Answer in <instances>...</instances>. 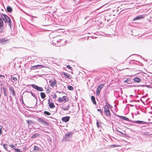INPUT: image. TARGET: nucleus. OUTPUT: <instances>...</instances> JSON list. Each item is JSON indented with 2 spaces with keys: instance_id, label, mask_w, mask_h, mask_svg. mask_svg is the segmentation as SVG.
<instances>
[{
  "instance_id": "nucleus-1",
  "label": "nucleus",
  "mask_w": 152,
  "mask_h": 152,
  "mask_svg": "<svg viewBox=\"0 0 152 152\" xmlns=\"http://www.w3.org/2000/svg\"><path fill=\"white\" fill-rule=\"evenodd\" d=\"M72 133L70 132H68L64 135V139L66 141H68L72 138Z\"/></svg>"
},
{
  "instance_id": "nucleus-2",
  "label": "nucleus",
  "mask_w": 152,
  "mask_h": 152,
  "mask_svg": "<svg viewBox=\"0 0 152 152\" xmlns=\"http://www.w3.org/2000/svg\"><path fill=\"white\" fill-rule=\"evenodd\" d=\"M10 41V39H9L7 37L0 38V44L6 45L9 43Z\"/></svg>"
},
{
  "instance_id": "nucleus-3",
  "label": "nucleus",
  "mask_w": 152,
  "mask_h": 152,
  "mask_svg": "<svg viewBox=\"0 0 152 152\" xmlns=\"http://www.w3.org/2000/svg\"><path fill=\"white\" fill-rule=\"evenodd\" d=\"M1 15V18H0L3 21V20L5 24L11 20L10 17L6 14H2Z\"/></svg>"
},
{
  "instance_id": "nucleus-4",
  "label": "nucleus",
  "mask_w": 152,
  "mask_h": 152,
  "mask_svg": "<svg viewBox=\"0 0 152 152\" xmlns=\"http://www.w3.org/2000/svg\"><path fill=\"white\" fill-rule=\"evenodd\" d=\"M5 30V27L4 26L3 21L0 18V33L4 32Z\"/></svg>"
},
{
  "instance_id": "nucleus-5",
  "label": "nucleus",
  "mask_w": 152,
  "mask_h": 152,
  "mask_svg": "<svg viewBox=\"0 0 152 152\" xmlns=\"http://www.w3.org/2000/svg\"><path fill=\"white\" fill-rule=\"evenodd\" d=\"M30 85L37 91H44V89L42 87H39L37 85L34 84H30Z\"/></svg>"
},
{
  "instance_id": "nucleus-6",
  "label": "nucleus",
  "mask_w": 152,
  "mask_h": 152,
  "mask_svg": "<svg viewBox=\"0 0 152 152\" xmlns=\"http://www.w3.org/2000/svg\"><path fill=\"white\" fill-rule=\"evenodd\" d=\"M107 106L103 107V108L104 109V113H105L107 117H110L111 115L109 109L110 107H107Z\"/></svg>"
},
{
  "instance_id": "nucleus-7",
  "label": "nucleus",
  "mask_w": 152,
  "mask_h": 152,
  "mask_svg": "<svg viewBox=\"0 0 152 152\" xmlns=\"http://www.w3.org/2000/svg\"><path fill=\"white\" fill-rule=\"evenodd\" d=\"M37 121L39 123H41L42 124H45V125L47 126H48L49 125V124L47 121H45L41 118H38L37 119Z\"/></svg>"
},
{
  "instance_id": "nucleus-8",
  "label": "nucleus",
  "mask_w": 152,
  "mask_h": 152,
  "mask_svg": "<svg viewBox=\"0 0 152 152\" xmlns=\"http://www.w3.org/2000/svg\"><path fill=\"white\" fill-rule=\"evenodd\" d=\"M104 84H102L99 85L97 88L96 91V95L98 96L100 94L101 89L103 88Z\"/></svg>"
},
{
  "instance_id": "nucleus-9",
  "label": "nucleus",
  "mask_w": 152,
  "mask_h": 152,
  "mask_svg": "<svg viewBox=\"0 0 152 152\" xmlns=\"http://www.w3.org/2000/svg\"><path fill=\"white\" fill-rule=\"evenodd\" d=\"M115 115L117 116L120 117L121 119H123L129 121H131L132 122V120H130L129 118L126 116L119 115L116 114H115Z\"/></svg>"
},
{
  "instance_id": "nucleus-10",
  "label": "nucleus",
  "mask_w": 152,
  "mask_h": 152,
  "mask_svg": "<svg viewBox=\"0 0 152 152\" xmlns=\"http://www.w3.org/2000/svg\"><path fill=\"white\" fill-rule=\"evenodd\" d=\"M49 82L50 86L52 87H54L57 85L56 81L54 79L53 80H50Z\"/></svg>"
},
{
  "instance_id": "nucleus-11",
  "label": "nucleus",
  "mask_w": 152,
  "mask_h": 152,
  "mask_svg": "<svg viewBox=\"0 0 152 152\" xmlns=\"http://www.w3.org/2000/svg\"><path fill=\"white\" fill-rule=\"evenodd\" d=\"M144 17V15H140L134 18L133 21H134L137 20H140L143 19Z\"/></svg>"
},
{
  "instance_id": "nucleus-12",
  "label": "nucleus",
  "mask_w": 152,
  "mask_h": 152,
  "mask_svg": "<svg viewBox=\"0 0 152 152\" xmlns=\"http://www.w3.org/2000/svg\"><path fill=\"white\" fill-rule=\"evenodd\" d=\"M70 118V116H66L62 118L61 120L63 121L66 123L68 122L69 121Z\"/></svg>"
},
{
  "instance_id": "nucleus-13",
  "label": "nucleus",
  "mask_w": 152,
  "mask_h": 152,
  "mask_svg": "<svg viewBox=\"0 0 152 152\" xmlns=\"http://www.w3.org/2000/svg\"><path fill=\"white\" fill-rule=\"evenodd\" d=\"M48 104H49V107L50 108H53L55 107V105L53 103L50 102V99L48 100Z\"/></svg>"
},
{
  "instance_id": "nucleus-14",
  "label": "nucleus",
  "mask_w": 152,
  "mask_h": 152,
  "mask_svg": "<svg viewBox=\"0 0 152 152\" xmlns=\"http://www.w3.org/2000/svg\"><path fill=\"white\" fill-rule=\"evenodd\" d=\"M132 123H137L138 124H146L148 123L145 122L143 121H132Z\"/></svg>"
},
{
  "instance_id": "nucleus-15",
  "label": "nucleus",
  "mask_w": 152,
  "mask_h": 152,
  "mask_svg": "<svg viewBox=\"0 0 152 152\" xmlns=\"http://www.w3.org/2000/svg\"><path fill=\"white\" fill-rule=\"evenodd\" d=\"M69 104H68L65 107L62 106L61 108L64 110L66 111L68 110L69 109Z\"/></svg>"
},
{
  "instance_id": "nucleus-16",
  "label": "nucleus",
  "mask_w": 152,
  "mask_h": 152,
  "mask_svg": "<svg viewBox=\"0 0 152 152\" xmlns=\"http://www.w3.org/2000/svg\"><path fill=\"white\" fill-rule=\"evenodd\" d=\"M133 80L135 82L139 83L141 81V79L139 77H136L134 78Z\"/></svg>"
},
{
  "instance_id": "nucleus-17",
  "label": "nucleus",
  "mask_w": 152,
  "mask_h": 152,
  "mask_svg": "<svg viewBox=\"0 0 152 152\" xmlns=\"http://www.w3.org/2000/svg\"><path fill=\"white\" fill-rule=\"evenodd\" d=\"M7 11L8 12L10 13L12 12V9L11 7L8 6L7 7Z\"/></svg>"
},
{
  "instance_id": "nucleus-18",
  "label": "nucleus",
  "mask_w": 152,
  "mask_h": 152,
  "mask_svg": "<svg viewBox=\"0 0 152 152\" xmlns=\"http://www.w3.org/2000/svg\"><path fill=\"white\" fill-rule=\"evenodd\" d=\"M9 90L12 92V94L13 96H15V93L14 90L12 87L11 86Z\"/></svg>"
},
{
  "instance_id": "nucleus-19",
  "label": "nucleus",
  "mask_w": 152,
  "mask_h": 152,
  "mask_svg": "<svg viewBox=\"0 0 152 152\" xmlns=\"http://www.w3.org/2000/svg\"><path fill=\"white\" fill-rule=\"evenodd\" d=\"M40 134L37 133H34L33 135L31 137V139H34L36 138L38 136H39Z\"/></svg>"
},
{
  "instance_id": "nucleus-20",
  "label": "nucleus",
  "mask_w": 152,
  "mask_h": 152,
  "mask_svg": "<svg viewBox=\"0 0 152 152\" xmlns=\"http://www.w3.org/2000/svg\"><path fill=\"white\" fill-rule=\"evenodd\" d=\"M104 100L106 102V104L103 107H105V106H107V107H110V108H111L112 107V106L107 102L105 99Z\"/></svg>"
},
{
  "instance_id": "nucleus-21",
  "label": "nucleus",
  "mask_w": 152,
  "mask_h": 152,
  "mask_svg": "<svg viewBox=\"0 0 152 152\" xmlns=\"http://www.w3.org/2000/svg\"><path fill=\"white\" fill-rule=\"evenodd\" d=\"M91 100H92L93 103L94 104H96V102L95 100V97L94 96H92L91 97Z\"/></svg>"
},
{
  "instance_id": "nucleus-22",
  "label": "nucleus",
  "mask_w": 152,
  "mask_h": 152,
  "mask_svg": "<svg viewBox=\"0 0 152 152\" xmlns=\"http://www.w3.org/2000/svg\"><path fill=\"white\" fill-rule=\"evenodd\" d=\"M34 150L35 151H39L41 150V148L37 146L34 145Z\"/></svg>"
},
{
  "instance_id": "nucleus-23",
  "label": "nucleus",
  "mask_w": 152,
  "mask_h": 152,
  "mask_svg": "<svg viewBox=\"0 0 152 152\" xmlns=\"http://www.w3.org/2000/svg\"><path fill=\"white\" fill-rule=\"evenodd\" d=\"M40 96L41 97V98L42 99H44L46 97V95L45 93L43 92H42L40 93Z\"/></svg>"
},
{
  "instance_id": "nucleus-24",
  "label": "nucleus",
  "mask_w": 152,
  "mask_h": 152,
  "mask_svg": "<svg viewBox=\"0 0 152 152\" xmlns=\"http://www.w3.org/2000/svg\"><path fill=\"white\" fill-rule=\"evenodd\" d=\"M30 93L31 94V95L33 96L36 99V100H37L36 104H37V97L36 96L35 94H34L31 91H30Z\"/></svg>"
},
{
  "instance_id": "nucleus-25",
  "label": "nucleus",
  "mask_w": 152,
  "mask_h": 152,
  "mask_svg": "<svg viewBox=\"0 0 152 152\" xmlns=\"http://www.w3.org/2000/svg\"><path fill=\"white\" fill-rule=\"evenodd\" d=\"M7 23L8 24V25L9 26L10 28V29L12 31V22L11 21V20L9 21L8 23Z\"/></svg>"
},
{
  "instance_id": "nucleus-26",
  "label": "nucleus",
  "mask_w": 152,
  "mask_h": 152,
  "mask_svg": "<svg viewBox=\"0 0 152 152\" xmlns=\"http://www.w3.org/2000/svg\"><path fill=\"white\" fill-rule=\"evenodd\" d=\"M62 74L64 76H65L66 78H68L69 79H71V77H70L68 75L67 73L66 72H63Z\"/></svg>"
},
{
  "instance_id": "nucleus-27",
  "label": "nucleus",
  "mask_w": 152,
  "mask_h": 152,
  "mask_svg": "<svg viewBox=\"0 0 152 152\" xmlns=\"http://www.w3.org/2000/svg\"><path fill=\"white\" fill-rule=\"evenodd\" d=\"M2 89L4 91V94L5 96L6 97L7 96V94L6 92V88L4 87H2Z\"/></svg>"
},
{
  "instance_id": "nucleus-28",
  "label": "nucleus",
  "mask_w": 152,
  "mask_h": 152,
  "mask_svg": "<svg viewBox=\"0 0 152 152\" xmlns=\"http://www.w3.org/2000/svg\"><path fill=\"white\" fill-rule=\"evenodd\" d=\"M3 147L7 151H10L8 149V145L7 144H3Z\"/></svg>"
},
{
  "instance_id": "nucleus-29",
  "label": "nucleus",
  "mask_w": 152,
  "mask_h": 152,
  "mask_svg": "<svg viewBox=\"0 0 152 152\" xmlns=\"http://www.w3.org/2000/svg\"><path fill=\"white\" fill-rule=\"evenodd\" d=\"M96 124L97 127L99 128L100 127L101 125V123L100 122H99V121L97 120H96Z\"/></svg>"
},
{
  "instance_id": "nucleus-30",
  "label": "nucleus",
  "mask_w": 152,
  "mask_h": 152,
  "mask_svg": "<svg viewBox=\"0 0 152 152\" xmlns=\"http://www.w3.org/2000/svg\"><path fill=\"white\" fill-rule=\"evenodd\" d=\"M44 113L46 116H49L51 114L50 112L47 111H44Z\"/></svg>"
},
{
  "instance_id": "nucleus-31",
  "label": "nucleus",
  "mask_w": 152,
  "mask_h": 152,
  "mask_svg": "<svg viewBox=\"0 0 152 152\" xmlns=\"http://www.w3.org/2000/svg\"><path fill=\"white\" fill-rule=\"evenodd\" d=\"M26 122H27V123L28 125H29L33 123V121L31 120H27L26 121Z\"/></svg>"
},
{
  "instance_id": "nucleus-32",
  "label": "nucleus",
  "mask_w": 152,
  "mask_h": 152,
  "mask_svg": "<svg viewBox=\"0 0 152 152\" xmlns=\"http://www.w3.org/2000/svg\"><path fill=\"white\" fill-rule=\"evenodd\" d=\"M130 78H127L126 80L124 81V82L125 83H130Z\"/></svg>"
},
{
  "instance_id": "nucleus-33",
  "label": "nucleus",
  "mask_w": 152,
  "mask_h": 152,
  "mask_svg": "<svg viewBox=\"0 0 152 152\" xmlns=\"http://www.w3.org/2000/svg\"><path fill=\"white\" fill-rule=\"evenodd\" d=\"M11 79H12V80H13L14 81H16L17 80V78L15 77L11 76Z\"/></svg>"
},
{
  "instance_id": "nucleus-34",
  "label": "nucleus",
  "mask_w": 152,
  "mask_h": 152,
  "mask_svg": "<svg viewBox=\"0 0 152 152\" xmlns=\"http://www.w3.org/2000/svg\"><path fill=\"white\" fill-rule=\"evenodd\" d=\"M67 88L70 90H73V88L71 86L69 85L67 86Z\"/></svg>"
},
{
  "instance_id": "nucleus-35",
  "label": "nucleus",
  "mask_w": 152,
  "mask_h": 152,
  "mask_svg": "<svg viewBox=\"0 0 152 152\" xmlns=\"http://www.w3.org/2000/svg\"><path fill=\"white\" fill-rule=\"evenodd\" d=\"M37 69V65H35V66H32L31 68V70H34V69Z\"/></svg>"
},
{
  "instance_id": "nucleus-36",
  "label": "nucleus",
  "mask_w": 152,
  "mask_h": 152,
  "mask_svg": "<svg viewBox=\"0 0 152 152\" xmlns=\"http://www.w3.org/2000/svg\"><path fill=\"white\" fill-rule=\"evenodd\" d=\"M37 69H40L44 67V66L42 65H37Z\"/></svg>"
},
{
  "instance_id": "nucleus-37",
  "label": "nucleus",
  "mask_w": 152,
  "mask_h": 152,
  "mask_svg": "<svg viewBox=\"0 0 152 152\" xmlns=\"http://www.w3.org/2000/svg\"><path fill=\"white\" fill-rule=\"evenodd\" d=\"M148 133H149L148 132H142L141 134H142L143 135H147L151 134H148Z\"/></svg>"
},
{
  "instance_id": "nucleus-38",
  "label": "nucleus",
  "mask_w": 152,
  "mask_h": 152,
  "mask_svg": "<svg viewBox=\"0 0 152 152\" xmlns=\"http://www.w3.org/2000/svg\"><path fill=\"white\" fill-rule=\"evenodd\" d=\"M63 99H64V101L65 102H66L68 100V98L66 96H64L63 97Z\"/></svg>"
},
{
  "instance_id": "nucleus-39",
  "label": "nucleus",
  "mask_w": 152,
  "mask_h": 152,
  "mask_svg": "<svg viewBox=\"0 0 152 152\" xmlns=\"http://www.w3.org/2000/svg\"><path fill=\"white\" fill-rule=\"evenodd\" d=\"M63 101V99L62 98L59 97L58 99V101L59 102H62Z\"/></svg>"
},
{
  "instance_id": "nucleus-40",
  "label": "nucleus",
  "mask_w": 152,
  "mask_h": 152,
  "mask_svg": "<svg viewBox=\"0 0 152 152\" xmlns=\"http://www.w3.org/2000/svg\"><path fill=\"white\" fill-rule=\"evenodd\" d=\"M16 152H23V151L19 149L16 148L15 150Z\"/></svg>"
},
{
  "instance_id": "nucleus-41",
  "label": "nucleus",
  "mask_w": 152,
  "mask_h": 152,
  "mask_svg": "<svg viewBox=\"0 0 152 152\" xmlns=\"http://www.w3.org/2000/svg\"><path fill=\"white\" fill-rule=\"evenodd\" d=\"M140 86H142V87H143V86H145L146 87H147L148 88H152V87H151V86H150L148 85H140Z\"/></svg>"
},
{
  "instance_id": "nucleus-42",
  "label": "nucleus",
  "mask_w": 152,
  "mask_h": 152,
  "mask_svg": "<svg viewBox=\"0 0 152 152\" xmlns=\"http://www.w3.org/2000/svg\"><path fill=\"white\" fill-rule=\"evenodd\" d=\"M9 146L11 147L12 148H13L15 150L16 149V147L15 146L13 145H10Z\"/></svg>"
},
{
  "instance_id": "nucleus-43",
  "label": "nucleus",
  "mask_w": 152,
  "mask_h": 152,
  "mask_svg": "<svg viewBox=\"0 0 152 152\" xmlns=\"http://www.w3.org/2000/svg\"><path fill=\"white\" fill-rule=\"evenodd\" d=\"M97 110L98 111L100 112L101 115H102V113L103 112V111L102 110H101L100 109H98Z\"/></svg>"
},
{
  "instance_id": "nucleus-44",
  "label": "nucleus",
  "mask_w": 152,
  "mask_h": 152,
  "mask_svg": "<svg viewBox=\"0 0 152 152\" xmlns=\"http://www.w3.org/2000/svg\"><path fill=\"white\" fill-rule=\"evenodd\" d=\"M67 67L69 69L72 70V67H71L69 65H67Z\"/></svg>"
},
{
  "instance_id": "nucleus-45",
  "label": "nucleus",
  "mask_w": 152,
  "mask_h": 152,
  "mask_svg": "<svg viewBox=\"0 0 152 152\" xmlns=\"http://www.w3.org/2000/svg\"><path fill=\"white\" fill-rule=\"evenodd\" d=\"M50 90L48 88L46 89V92L47 94H49L50 92Z\"/></svg>"
},
{
  "instance_id": "nucleus-46",
  "label": "nucleus",
  "mask_w": 152,
  "mask_h": 152,
  "mask_svg": "<svg viewBox=\"0 0 152 152\" xmlns=\"http://www.w3.org/2000/svg\"><path fill=\"white\" fill-rule=\"evenodd\" d=\"M52 96L53 97V99L56 98L57 97V96L56 94H54L53 95H52Z\"/></svg>"
},
{
  "instance_id": "nucleus-47",
  "label": "nucleus",
  "mask_w": 152,
  "mask_h": 152,
  "mask_svg": "<svg viewBox=\"0 0 152 152\" xmlns=\"http://www.w3.org/2000/svg\"><path fill=\"white\" fill-rule=\"evenodd\" d=\"M117 146L116 145H110V147L111 148H113L114 147H117Z\"/></svg>"
},
{
  "instance_id": "nucleus-48",
  "label": "nucleus",
  "mask_w": 152,
  "mask_h": 152,
  "mask_svg": "<svg viewBox=\"0 0 152 152\" xmlns=\"http://www.w3.org/2000/svg\"><path fill=\"white\" fill-rule=\"evenodd\" d=\"M118 132H119L120 134H122V135H124V136H126L127 135L126 134L123 133L122 132H121L120 131H118Z\"/></svg>"
},
{
  "instance_id": "nucleus-49",
  "label": "nucleus",
  "mask_w": 152,
  "mask_h": 152,
  "mask_svg": "<svg viewBox=\"0 0 152 152\" xmlns=\"http://www.w3.org/2000/svg\"><path fill=\"white\" fill-rule=\"evenodd\" d=\"M0 78L3 79L5 78V76L3 75H0Z\"/></svg>"
},
{
  "instance_id": "nucleus-50",
  "label": "nucleus",
  "mask_w": 152,
  "mask_h": 152,
  "mask_svg": "<svg viewBox=\"0 0 152 152\" xmlns=\"http://www.w3.org/2000/svg\"><path fill=\"white\" fill-rule=\"evenodd\" d=\"M2 127L0 128V134H1L2 133Z\"/></svg>"
},
{
  "instance_id": "nucleus-51",
  "label": "nucleus",
  "mask_w": 152,
  "mask_h": 152,
  "mask_svg": "<svg viewBox=\"0 0 152 152\" xmlns=\"http://www.w3.org/2000/svg\"><path fill=\"white\" fill-rule=\"evenodd\" d=\"M133 86L134 87H138L139 86H141L140 85H134L133 86Z\"/></svg>"
},
{
  "instance_id": "nucleus-52",
  "label": "nucleus",
  "mask_w": 152,
  "mask_h": 152,
  "mask_svg": "<svg viewBox=\"0 0 152 152\" xmlns=\"http://www.w3.org/2000/svg\"><path fill=\"white\" fill-rule=\"evenodd\" d=\"M21 101H22V103H23V104H24V102L23 101V97H21Z\"/></svg>"
},
{
  "instance_id": "nucleus-53",
  "label": "nucleus",
  "mask_w": 152,
  "mask_h": 152,
  "mask_svg": "<svg viewBox=\"0 0 152 152\" xmlns=\"http://www.w3.org/2000/svg\"><path fill=\"white\" fill-rule=\"evenodd\" d=\"M30 91H25V92L27 93H30Z\"/></svg>"
},
{
  "instance_id": "nucleus-54",
  "label": "nucleus",
  "mask_w": 152,
  "mask_h": 152,
  "mask_svg": "<svg viewBox=\"0 0 152 152\" xmlns=\"http://www.w3.org/2000/svg\"><path fill=\"white\" fill-rule=\"evenodd\" d=\"M26 147H24V148H23V150H26Z\"/></svg>"
},
{
  "instance_id": "nucleus-55",
  "label": "nucleus",
  "mask_w": 152,
  "mask_h": 152,
  "mask_svg": "<svg viewBox=\"0 0 152 152\" xmlns=\"http://www.w3.org/2000/svg\"><path fill=\"white\" fill-rule=\"evenodd\" d=\"M104 118L105 119V120H106V118H105V117H104Z\"/></svg>"
},
{
  "instance_id": "nucleus-56",
  "label": "nucleus",
  "mask_w": 152,
  "mask_h": 152,
  "mask_svg": "<svg viewBox=\"0 0 152 152\" xmlns=\"http://www.w3.org/2000/svg\"><path fill=\"white\" fill-rule=\"evenodd\" d=\"M10 98L11 99V96H10Z\"/></svg>"
},
{
  "instance_id": "nucleus-57",
  "label": "nucleus",
  "mask_w": 152,
  "mask_h": 152,
  "mask_svg": "<svg viewBox=\"0 0 152 152\" xmlns=\"http://www.w3.org/2000/svg\"><path fill=\"white\" fill-rule=\"evenodd\" d=\"M140 56V57L141 58H142V56Z\"/></svg>"
},
{
  "instance_id": "nucleus-58",
  "label": "nucleus",
  "mask_w": 152,
  "mask_h": 152,
  "mask_svg": "<svg viewBox=\"0 0 152 152\" xmlns=\"http://www.w3.org/2000/svg\"><path fill=\"white\" fill-rule=\"evenodd\" d=\"M108 121L109 122V123H110V122L109 121Z\"/></svg>"
},
{
  "instance_id": "nucleus-59",
  "label": "nucleus",
  "mask_w": 152,
  "mask_h": 152,
  "mask_svg": "<svg viewBox=\"0 0 152 152\" xmlns=\"http://www.w3.org/2000/svg\"><path fill=\"white\" fill-rule=\"evenodd\" d=\"M53 43H55H55L54 42H53Z\"/></svg>"
}]
</instances>
